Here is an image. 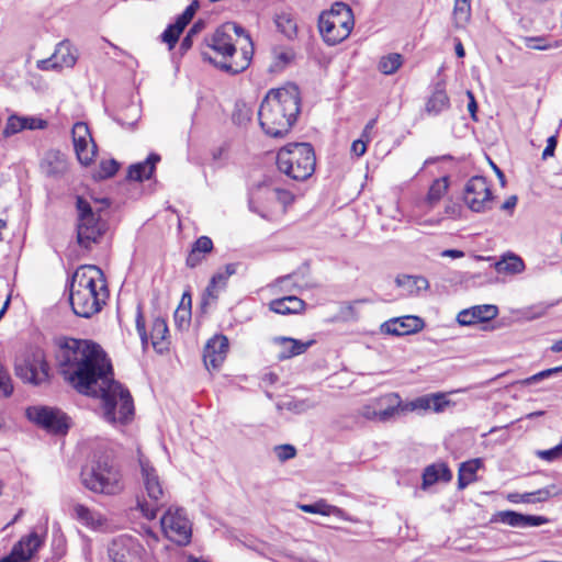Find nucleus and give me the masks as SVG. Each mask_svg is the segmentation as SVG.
Returning a JSON list of instances; mask_svg holds the SVG:
<instances>
[{
    "label": "nucleus",
    "instance_id": "nucleus-1",
    "mask_svg": "<svg viewBox=\"0 0 562 562\" xmlns=\"http://www.w3.org/2000/svg\"><path fill=\"white\" fill-rule=\"evenodd\" d=\"M57 361L65 380L85 395L113 378L111 360L98 344L89 340L66 339L59 347Z\"/></svg>",
    "mask_w": 562,
    "mask_h": 562
},
{
    "label": "nucleus",
    "instance_id": "nucleus-2",
    "mask_svg": "<svg viewBox=\"0 0 562 562\" xmlns=\"http://www.w3.org/2000/svg\"><path fill=\"white\" fill-rule=\"evenodd\" d=\"M300 103V92L295 85L269 90L258 111L263 132L271 137L286 135L296 122Z\"/></svg>",
    "mask_w": 562,
    "mask_h": 562
},
{
    "label": "nucleus",
    "instance_id": "nucleus-3",
    "mask_svg": "<svg viewBox=\"0 0 562 562\" xmlns=\"http://www.w3.org/2000/svg\"><path fill=\"white\" fill-rule=\"evenodd\" d=\"M69 292L74 313L86 318L99 313L109 297L104 274L93 265L81 266L74 272Z\"/></svg>",
    "mask_w": 562,
    "mask_h": 562
},
{
    "label": "nucleus",
    "instance_id": "nucleus-4",
    "mask_svg": "<svg viewBox=\"0 0 562 562\" xmlns=\"http://www.w3.org/2000/svg\"><path fill=\"white\" fill-rule=\"evenodd\" d=\"M88 395L101 398L103 418L113 425H126L134 417V402L131 393L113 378Z\"/></svg>",
    "mask_w": 562,
    "mask_h": 562
},
{
    "label": "nucleus",
    "instance_id": "nucleus-5",
    "mask_svg": "<svg viewBox=\"0 0 562 562\" xmlns=\"http://www.w3.org/2000/svg\"><path fill=\"white\" fill-rule=\"evenodd\" d=\"M140 472L142 492L137 496V507L143 515L151 520L158 510L168 503V493L162 481L148 458L137 450Z\"/></svg>",
    "mask_w": 562,
    "mask_h": 562
},
{
    "label": "nucleus",
    "instance_id": "nucleus-6",
    "mask_svg": "<svg viewBox=\"0 0 562 562\" xmlns=\"http://www.w3.org/2000/svg\"><path fill=\"white\" fill-rule=\"evenodd\" d=\"M81 483L89 491L104 495H117L124 490L121 469L108 458H100L81 470Z\"/></svg>",
    "mask_w": 562,
    "mask_h": 562
},
{
    "label": "nucleus",
    "instance_id": "nucleus-7",
    "mask_svg": "<svg viewBox=\"0 0 562 562\" xmlns=\"http://www.w3.org/2000/svg\"><path fill=\"white\" fill-rule=\"evenodd\" d=\"M315 154L307 143H293L282 147L277 155L279 170L296 181L308 179L315 170Z\"/></svg>",
    "mask_w": 562,
    "mask_h": 562
},
{
    "label": "nucleus",
    "instance_id": "nucleus-8",
    "mask_svg": "<svg viewBox=\"0 0 562 562\" xmlns=\"http://www.w3.org/2000/svg\"><path fill=\"white\" fill-rule=\"evenodd\" d=\"M355 26V16L351 8L344 2H335L329 10H325L318 18V31L324 42L337 45L345 41Z\"/></svg>",
    "mask_w": 562,
    "mask_h": 562
},
{
    "label": "nucleus",
    "instance_id": "nucleus-9",
    "mask_svg": "<svg viewBox=\"0 0 562 562\" xmlns=\"http://www.w3.org/2000/svg\"><path fill=\"white\" fill-rule=\"evenodd\" d=\"M77 209V241L81 247L89 248L97 243L106 231V223L102 220L100 210H94L90 202L78 196Z\"/></svg>",
    "mask_w": 562,
    "mask_h": 562
},
{
    "label": "nucleus",
    "instance_id": "nucleus-10",
    "mask_svg": "<svg viewBox=\"0 0 562 562\" xmlns=\"http://www.w3.org/2000/svg\"><path fill=\"white\" fill-rule=\"evenodd\" d=\"M15 374L22 381L41 385L49 380V366L42 349L35 348L16 359Z\"/></svg>",
    "mask_w": 562,
    "mask_h": 562
},
{
    "label": "nucleus",
    "instance_id": "nucleus-11",
    "mask_svg": "<svg viewBox=\"0 0 562 562\" xmlns=\"http://www.w3.org/2000/svg\"><path fill=\"white\" fill-rule=\"evenodd\" d=\"M165 537L178 546H188L192 537V522L186 510L170 506L160 518Z\"/></svg>",
    "mask_w": 562,
    "mask_h": 562
},
{
    "label": "nucleus",
    "instance_id": "nucleus-12",
    "mask_svg": "<svg viewBox=\"0 0 562 562\" xmlns=\"http://www.w3.org/2000/svg\"><path fill=\"white\" fill-rule=\"evenodd\" d=\"M359 415L374 423L393 422L401 416V396L392 392L371 398L360 407Z\"/></svg>",
    "mask_w": 562,
    "mask_h": 562
},
{
    "label": "nucleus",
    "instance_id": "nucleus-13",
    "mask_svg": "<svg viewBox=\"0 0 562 562\" xmlns=\"http://www.w3.org/2000/svg\"><path fill=\"white\" fill-rule=\"evenodd\" d=\"M463 200L472 212L483 213L492 210L494 195L487 179L482 176L469 179L464 187Z\"/></svg>",
    "mask_w": 562,
    "mask_h": 562
},
{
    "label": "nucleus",
    "instance_id": "nucleus-14",
    "mask_svg": "<svg viewBox=\"0 0 562 562\" xmlns=\"http://www.w3.org/2000/svg\"><path fill=\"white\" fill-rule=\"evenodd\" d=\"M26 417L52 434H66L69 428L68 417L61 411L48 406H31Z\"/></svg>",
    "mask_w": 562,
    "mask_h": 562
},
{
    "label": "nucleus",
    "instance_id": "nucleus-15",
    "mask_svg": "<svg viewBox=\"0 0 562 562\" xmlns=\"http://www.w3.org/2000/svg\"><path fill=\"white\" fill-rule=\"evenodd\" d=\"M135 323L136 330L139 335L143 347H147L148 339L150 338L153 347L158 351H162V349L165 348V340L168 334V326L166 321L160 317L155 318L151 325L150 336L148 337L146 333V323L143 315L142 306L138 304L136 310Z\"/></svg>",
    "mask_w": 562,
    "mask_h": 562
},
{
    "label": "nucleus",
    "instance_id": "nucleus-16",
    "mask_svg": "<svg viewBox=\"0 0 562 562\" xmlns=\"http://www.w3.org/2000/svg\"><path fill=\"white\" fill-rule=\"evenodd\" d=\"M207 46L221 55L223 60L216 63L207 52L202 50L201 56L203 60L214 63L218 68L221 63H231L235 60L234 55L236 53V47L233 43L232 35L222 26L215 31Z\"/></svg>",
    "mask_w": 562,
    "mask_h": 562
},
{
    "label": "nucleus",
    "instance_id": "nucleus-17",
    "mask_svg": "<svg viewBox=\"0 0 562 562\" xmlns=\"http://www.w3.org/2000/svg\"><path fill=\"white\" fill-rule=\"evenodd\" d=\"M72 142L78 160L82 165H89L94 155L97 146L93 143L89 127L83 122H77L72 127Z\"/></svg>",
    "mask_w": 562,
    "mask_h": 562
},
{
    "label": "nucleus",
    "instance_id": "nucleus-18",
    "mask_svg": "<svg viewBox=\"0 0 562 562\" xmlns=\"http://www.w3.org/2000/svg\"><path fill=\"white\" fill-rule=\"evenodd\" d=\"M222 27L225 29V31L228 32V34H231L233 32L239 37L243 36L245 38V41L247 42V47L241 48V55L238 60L220 64L221 69H223L227 72H231V74H239L243 70H245L250 64V60L252 57V52H254L252 42L250 40L249 34L244 30V27H241L240 25H238L234 22L226 23Z\"/></svg>",
    "mask_w": 562,
    "mask_h": 562
},
{
    "label": "nucleus",
    "instance_id": "nucleus-19",
    "mask_svg": "<svg viewBox=\"0 0 562 562\" xmlns=\"http://www.w3.org/2000/svg\"><path fill=\"white\" fill-rule=\"evenodd\" d=\"M228 351V339L224 335H215L206 342L203 361L206 369L217 370L224 362Z\"/></svg>",
    "mask_w": 562,
    "mask_h": 562
},
{
    "label": "nucleus",
    "instance_id": "nucleus-20",
    "mask_svg": "<svg viewBox=\"0 0 562 562\" xmlns=\"http://www.w3.org/2000/svg\"><path fill=\"white\" fill-rule=\"evenodd\" d=\"M425 326L424 321L418 316L407 315L384 322L381 331L393 336H405L420 331Z\"/></svg>",
    "mask_w": 562,
    "mask_h": 562
},
{
    "label": "nucleus",
    "instance_id": "nucleus-21",
    "mask_svg": "<svg viewBox=\"0 0 562 562\" xmlns=\"http://www.w3.org/2000/svg\"><path fill=\"white\" fill-rule=\"evenodd\" d=\"M237 267V263H227L223 270L217 271L212 277L203 293V305H207L218 299L220 293L225 290L228 279L236 273Z\"/></svg>",
    "mask_w": 562,
    "mask_h": 562
},
{
    "label": "nucleus",
    "instance_id": "nucleus-22",
    "mask_svg": "<svg viewBox=\"0 0 562 562\" xmlns=\"http://www.w3.org/2000/svg\"><path fill=\"white\" fill-rule=\"evenodd\" d=\"M498 308L493 304L475 305L470 308L462 310L457 316V322L461 326H471L477 323L488 322L495 318Z\"/></svg>",
    "mask_w": 562,
    "mask_h": 562
},
{
    "label": "nucleus",
    "instance_id": "nucleus-23",
    "mask_svg": "<svg viewBox=\"0 0 562 562\" xmlns=\"http://www.w3.org/2000/svg\"><path fill=\"white\" fill-rule=\"evenodd\" d=\"M199 8V2L194 0L187 9L183 11L181 15L178 16L177 21L173 24H170L161 34V40L166 43L169 49H172L178 42V38L184 27L192 20Z\"/></svg>",
    "mask_w": 562,
    "mask_h": 562
},
{
    "label": "nucleus",
    "instance_id": "nucleus-24",
    "mask_svg": "<svg viewBox=\"0 0 562 562\" xmlns=\"http://www.w3.org/2000/svg\"><path fill=\"white\" fill-rule=\"evenodd\" d=\"M138 548V543L132 537L120 536L109 546V558L111 562H132Z\"/></svg>",
    "mask_w": 562,
    "mask_h": 562
},
{
    "label": "nucleus",
    "instance_id": "nucleus-25",
    "mask_svg": "<svg viewBox=\"0 0 562 562\" xmlns=\"http://www.w3.org/2000/svg\"><path fill=\"white\" fill-rule=\"evenodd\" d=\"M273 342L280 346L278 355L279 360H286L292 357L304 353L313 344L314 340L301 341L290 337H276Z\"/></svg>",
    "mask_w": 562,
    "mask_h": 562
},
{
    "label": "nucleus",
    "instance_id": "nucleus-26",
    "mask_svg": "<svg viewBox=\"0 0 562 562\" xmlns=\"http://www.w3.org/2000/svg\"><path fill=\"white\" fill-rule=\"evenodd\" d=\"M499 520L516 528L538 527L546 524L548 520L542 516L524 515L513 510L499 513Z\"/></svg>",
    "mask_w": 562,
    "mask_h": 562
},
{
    "label": "nucleus",
    "instance_id": "nucleus-27",
    "mask_svg": "<svg viewBox=\"0 0 562 562\" xmlns=\"http://www.w3.org/2000/svg\"><path fill=\"white\" fill-rule=\"evenodd\" d=\"M72 516L82 525L91 529H101L106 525L105 517L99 512L92 510L82 504H75Z\"/></svg>",
    "mask_w": 562,
    "mask_h": 562
},
{
    "label": "nucleus",
    "instance_id": "nucleus-28",
    "mask_svg": "<svg viewBox=\"0 0 562 562\" xmlns=\"http://www.w3.org/2000/svg\"><path fill=\"white\" fill-rule=\"evenodd\" d=\"M274 25L286 40L294 41L299 34L296 16L293 12L283 10L274 14Z\"/></svg>",
    "mask_w": 562,
    "mask_h": 562
},
{
    "label": "nucleus",
    "instance_id": "nucleus-29",
    "mask_svg": "<svg viewBox=\"0 0 562 562\" xmlns=\"http://www.w3.org/2000/svg\"><path fill=\"white\" fill-rule=\"evenodd\" d=\"M449 188V179L448 177H442L439 179H436L425 198V200L422 202L423 210L428 213L432 211L438 203L441 201V199L447 194Z\"/></svg>",
    "mask_w": 562,
    "mask_h": 562
},
{
    "label": "nucleus",
    "instance_id": "nucleus-30",
    "mask_svg": "<svg viewBox=\"0 0 562 562\" xmlns=\"http://www.w3.org/2000/svg\"><path fill=\"white\" fill-rule=\"evenodd\" d=\"M395 283L404 291L405 295L409 296L418 295L429 288L428 280L422 276L400 274L395 279Z\"/></svg>",
    "mask_w": 562,
    "mask_h": 562
},
{
    "label": "nucleus",
    "instance_id": "nucleus-31",
    "mask_svg": "<svg viewBox=\"0 0 562 562\" xmlns=\"http://www.w3.org/2000/svg\"><path fill=\"white\" fill-rule=\"evenodd\" d=\"M160 160L158 154H150L145 161L131 165L128 168V179L143 181L149 179L156 169V164Z\"/></svg>",
    "mask_w": 562,
    "mask_h": 562
},
{
    "label": "nucleus",
    "instance_id": "nucleus-32",
    "mask_svg": "<svg viewBox=\"0 0 562 562\" xmlns=\"http://www.w3.org/2000/svg\"><path fill=\"white\" fill-rule=\"evenodd\" d=\"M44 541V536L32 531L27 536L22 537L13 547L25 558V562H30L33 555L43 547Z\"/></svg>",
    "mask_w": 562,
    "mask_h": 562
},
{
    "label": "nucleus",
    "instance_id": "nucleus-33",
    "mask_svg": "<svg viewBox=\"0 0 562 562\" xmlns=\"http://www.w3.org/2000/svg\"><path fill=\"white\" fill-rule=\"evenodd\" d=\"M269 306L270 310L277 314H297L304 310L305 302L297 296L290 295L272 300Z\"/></svg>",
    "mask_w": 562,
    "mask_h": 562
},
{
    "label": "nucleus",
    "instance_id": "nucleus-34",
    "mask_svg": "<svg viewBox=\"0 0 562 562\" xmlns=\"http://www.w3.org/2000/svg\"><path fill=\"white\" fill-rule=\"evenodd\" d=\"M42 168L47 176L58 177L67 171V161L60 151L50 150L46 154Z\"/></svg>",
    "mask_w": 562,
    "mask_h": 562
},
{
    "label": "nucleus",
    "instance_id": "nucleus-35",
    "mask_svg": "<svg viewBox=\"0 0 562 562\" xmlns=\"http://www.w3.org/2000/svg\"><path fill=\"white\" fill-rule=\"evenodd\" d=\"M299 508L308 514H319L323 516H336L338 518L349 520V518L346 516V513L334 505L328 504L325 499H319L313 504H300Z\"/></svg>",
    "mask_w": 562,
    "mask_h": 562
},
{
    "label": "nucleus",
    "instance_id": "nucleus-36",
    "mask_svg": "<svg viewBox=\"0 0 562 562\" xmlns=\"http://www.w3.org/2000/svg\"><path fill=\"white\" fill-rule=\"evenodd\" d=\"M483 465L481 459H472L461 463L458 473V486L460 490L476 481V472Z\"/></svg>",
    "mask_w": 562,
    "mask_h": 562
},
{
    "label": "nucleus",
    "instance_id": "nucleus-37",
    "mask_svg": "<svg viewBox=\"0 0 562 562\" xmlns=\"http://www.w3.org/2000/svg\"><path fill=\"white\" fill-rule=\"evenodd\" d=\"M53 55L60 69L64 67L71 68L77 61L76 49L67 41L60 42Z\"/></svg>",
    "mask_w": 562,
    "mask_h": 562
},
{
    "label": "nucleus",
    "instance_id": "nucleus-38",
    "mask_svg": "<svg viewBox=\"0 0 562 562\" xmlns=\"http://www.w3.org/2000/svg\"><path fill=\"white\" fill-rule=\"evenodd\" d=\"M450 106L449 98L443 89H436L426 102L425 110L429 115H438Z\"/></svg>",
    "mask_w": 562,
    "mask_h": 562
},
{
    "label": "nucleus",
    "instance_id": "nucleus-39",
    "mask_svg": "<svg viewBox=\"0 0 562 562\" xmlns=\"http://www.w3.org/2000/svg\"><path fill=\"white\" fill-rule=\"evenodd\" d=\"M561 493H562V491L558 485L551 484V485H548V486L540 488L536 492L520 494L519 502H522V503L546 502L551 497H555V496L560 495Z\"/></svg>",
    "mask_w": 562,
    "mask_h": 562
},
{
    "label": "nucleus",
    "instance_id": "nucleus-40",
    "mask_svg": "<svg viewBox=\"0 0 562 562\" xmlns=\"http://www.w3.org/2000/svg\"><path fill=\"white\" fill-rule=\"evenodd\" d=\"M495 267H496V270L501 273L504 272V273L516 274V273H520L524 271L525 263H524L522 259L520 257H518L517 255L509 254L507 256H504L502 258V260L497 261Z\"/></svg>",
    "mask_w": 562,
    "mask_h": 562
},
{
    "label": "nucleus",
    "instance_id": "nucleus-41",
    "mask_svg": "<svg viewBox=\"0 0 562 562\" xmlns=\"http://www.w3.org/2000/svg\"><path fill=\"white\" fill-rule=\"evenodd\" d=\"M521 41L526 48L537 50H548L558 48L562 45V41H555L551 43L546 36H525L521 37Z\"/></svg>",
    "mask_w": 562,
    "mask_h": 562
},
{
    "label": "nucleus",
    "instance_id": "nucleus-42",
    "mask_svg": "<svg viewBox=\"0 0 562 562\" xmlns=\"http://www.w3.org/2000/svg\"><path fill=\"white\" fill-rule=\"evenodd\" d=\"M403 64V56L398 53H391L382 56L379 61V70L384 75L395 74Z\"/></svg>",
    "mask_w": 562,
    "mask_h": 562
},
{
    "label": "nucleus",
    "instance_id": "nucleus-43",
    "mask_svg": "<svg viewBox=\"0 0 562 562\" xmlns=\"http://www.w3.org/2000/svg\"><path fill=\"white\" fill-rule=\"evenodd\" d=\"M173 318L180 328L189 325L191 318V296L189 294H183L181 303L175 312Z\"/></svg>",
    "mask_w": 562,
    "mask_h": 562
},
{
    "label": "nucleus",
    "instance_id": "nucleus-44",
    "mask_svg": "<svg viewBox=\"0 0 562 562\" xmlns=\"http://www.w3.org/2000/svg\"><path fill=\"white\" fill-rule=\"evenodd\" d=\"M430 409L428 395L419 396L413 401L403 402L401 400V416L412 412H427Z\"/></svg>",
    "mask_w": 562,
    "mask_h": 562
},
{
    "label": "nucleus",
    "instance_id": "nucleus-45",
    "mask_svg": "<svg viewBox=\"0 0 562 562\" xmlns=\"http://www.w3.org/2000/svg\"><path fill=\"white\" fill-rule=\"evenodd\" d=\"M470 11V0H456L453 18L457 26H462L469 21Z\"/></svg>",
    "mask_w": 562,
    "mask_h": 562
},
{
    "label": "nucleus",
    "instance_id": "nucleus-46",
    "mask_svg": "<svg viewBox=\"0 0 562 562\" xmlns=\"http://www.w3.org/2000/svg\"><path fill=\"white\" fill-rule=\"evenodd\" d=\"M273 66L278 69L284 68L294 58V53L290 48L276 47L272 49Z\"/></svg>",
    "mask_w": 562,
    "mask_h": 562
},
{
    "label": "nucleus",
    "instance_id": "nucleus-47",
    "mask_svg": "<svg viewBox=\"0 0 562 562\" xmlns=\"http://www.w3.org/2000/svg\"><path fill=\"white\" fill-rule=\"evenodd\" d=\"M25 130V125H23L22 116L16 114H12L8 117L5 126L2 131V135L4 138L11 137L20 132Z\"/></svg>",
    "mask_w": 562,
    "mask_h": 562
},
{
    "label": "nucleus",
    "instance_id": "nucleus-48",
    "mask_svg": "<svg viewBox=\"0 0 562 562\" xmlns=\"http://www.w3.org/2000/svg\"><path fill=\"white\" fill-rule=\"evenodd\" d=\"M315 403L308 398L295 400L291 398L283 403V407L295 414H302L315 407Z\"/></svg>",
    "mask_w": 562,
    "mask_h": 562
},
{
    "label": "nucleus",
    "instance_id": "nucleus-49",
    "mask_svg": "<svg viewBox=\"0 0 562 562\" xmlns=\"http://www.w3.org/2000/svg\"><path fill=\"white\" fill-rule=\"evenodd\" d=\"M204 27V24L203 22L199 21V22H195L191 29L189 30V32L187 33V35L183 37L181 44H180V50L182 54H184L186 52H188L191 47H192V44H193V36H195L198 33H200Z\"/></svg>",
    "mask_w": 562,
    "mask_h": 562
},
{
    "label": "nucleus",
    "instance_id": "nucleus-50",
    "mask_svg": "<svg viewBox=\"0 0 562 562\" xmlns=\"http://www.w3.org/2000/svg\"><path fill=\"white\" fill-rule=\"evenodd\" d=\"M562 372V366L560 367H554V368H550V369H547V370H543L541 372H538L527 379H525L522 381V384L525 385H531V384H535V383H538L544 379H548L552 375H555L558 373Z\"/></svg>",
    "mask_w": 562,
    "mask_h": 562
},
{
    "label": "nucleus",
    "instance_id": "nucleus-51",
    "mask_svg": "<svg viewBox=\"0 0 562 562\" xmlns=\"http://www.w3.org/2000/svg\"><path fill=\"white\" fill-rule=\"evenodd\" d=\"M428 400L430 402V409L436 413H441L446 409V407L450 404V401L446 398V395L442 393H436L428 395Z\"/></svg>",
    "mask_w": 562,
    "mask_h": 562
},
{
    "label": "nucleus",
    "instance_id": "nucleus-52",
    "mask_svg": "<svg viewBox=\"0 0 562 562\" xmlns=\"http://www.w3.org/2000/svg\"><path fill=\"white\" fill-rule=\"evenodd\" d=\"M438 481L440 480L437 464L428 465L423 474V487L426 488Z\"/></svg>",
    "mask_w": 562,
    "mask_h": 562
},
{
    "label": "nucleus",
    "instance_id": "nucleus-53",
    "mask_svg": "<svg viewBox=\"0 0 562 562\" xmlns=\"http://www.w3.org/2000/svg\"><path fill=\"white\" fill-rule=\"evenodd\" d=\"M119 169V164L114 159L104 160L100 165L99 176L101 178H110L116 173Z\"/></svg>",
    "mask_w": 562,
    "mask_h": 562
},
{
    "label": "nucleus",
    "instance_id": "nucleus-54",
    "mask_svg": "<svg viewBox=\"0 0 562 562\" xmlns=\"http://www.w3.org/2000/svg\"><path fill=\"white\" fill-rule=\"evenodd\" d=\"M192 249H194L195 251H198L204 256V254L212 251L213 241L207 236H201L195 240V243L192 246Z\"/></svg>",
    "mask_w": 562,
    "mask_h": 562
},
{
    "label": "nucleus",
    "instance_id": "nucleus-55",
    "mask_svg": "<svg viewBox=\"0 0 562 562\" xmlns=\"http://www.w3.org/2000/svg\"><path fill=\"white\" fill-rule=\"evenodd\" d=\"M276 453H277V457L279 458V460L285 461V460L294 458L296 454V450L291 445H281V446L276 447Z\"/></svg>",
    "mask_w": 562,
    "mask_h": 562
},
{
    "label": "nucleus",
    "instance_id": "nucleus-56",
    "mask_svg": "<svg viewBox=\"0 0 562 562\" xmlns=\"http://www.w3.org/2000/svg\"><path fill=\"white\" fill-rule=\"evenodd\" d=\"M23 125H25V130H43L47 126V122L33 116H22Z\"/></svg>",
    "mask_w": 562,
    "mask_h": 562
},
{
    "label": "nucleus",
    "instance_id": "nucleus-57",
    "mask_svg": "<svg viewBox=\"0 0 562 562\" xmlns=\"http://www.w3.org/2000/svg\"><path fill=\"white\" fill-rule=\"evenodd\" d=\"M36 67L45 71L60 69L56 59L54 58V55H52L49 58L37 60Z\"/></svg>",
    "mask_w": 562,
    "mask_h": 562
},
{
    "label": "nucleus",
    "instance_id": "nucleus-58",
    "mask_svg": "<svg viewBox=\"0 0 562 562\" xmlns=\"http://www.w3.org/2000/svg\"><path fill=\"white\" fill-rule=\"evenodd\" d=\"M367 142L366 138L361 136V138L355 140L351 145V153L355 154L357 157H361L367 151Z\"/></svg>",
    "mask_w": 562,
    "mask_h": 562
},
{
    "label": "nucleus",
    "instance_id": "nucleus-59",
    "mask_svg": "<svg viewBox=\"0 0 562 562\" xmlns=\"http://www.w3.org/2000/svg\"><path fill=\"white\" fill-rule=\"evenodd\" d=\"M557 143L558 140L555 135H552L547 139V146L542 151V159L546 160L554 155Z\"/></svg>",
    "mask_w": 562,
    "mask_h": 562
},
{
    "label": "nucleus",
    "instance_id": "nucleus-60",
    "mask_svg": "<svg viewBox=\"0 0 562 562\" xmlns=\"http://www.w3.org/2000/svg\"><path fill=\"white\" fill-rule=\"evenodd\" d=\"M204 256L194 249H191L190 254L187 257V266L190 268L196 267L202 260Z\"/></svg>",
    "mask_w": 562,
    "mask_h": 562
},
{
    "label": "nucleus",
    "instance_id": "nucleus-61",
    "mask_svg": "<svg viewBox=\"0 0 562 562\" xmlns=\"http://www.w3.org/2000/svg\"><path fill=\"white\" fill-rule=\"evenodd\" d=\"M460 214V206L452 201H449L445 205V215L448 217H457Z\"/></svg>",
    "mask_w": 562,
    "mask_h": 562
},
{
    "label": "nucleus",
    "instance_id": "nucleus-62",
    "mask_svg": "<svg viewBox=\"0 0 562 562\" xmlns=\"http://www.w3.org/2000/svg\"><path fill=\"white\" fill-rule=\"evenodd\" d=\"M0 562H25V558L13 547L10 554L2 558Z\"/></svg>",
    "mask_w": 562,
    "mask_h": 562
},
{
    "label": "nucleus",
    "instance_id": "nucleus-63",
    "mask_svg": "<svg viewBox=\"0 0 562 562\" xmlns=\"http://www.w3.org/2000/svg\"><path fill=\"white\" fill-rule=\"evenodd\" d=\"M518 198L517 195H510L506 199V201L501 205V210L513 213L514 209L517 205Z\"/></svg>",
    "mask_w": 562,
    "mask_h": 562
},
{
    "label": "nucleus",
    "instance_id": "nucleus-64",
    "mask_svg": "<svg viewBox=\"0 0 562 562\" xmlns=\"http://www.w3.org/2000/svg\"><path fill=\"white\" fill-rule=\"evenodd\" d=\"M437 468H438V472H439V480L441 481H450L451 480V471L449 470V468L446 465V464H437Z\"/></svg>",
    "mask_w": 562,
    "mask_h": 562
}]
</instances>
